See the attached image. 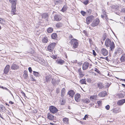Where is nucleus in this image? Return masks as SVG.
I'll use <instances>...</instances> for the list:
<instances>
[{
    "label": "nucleus",
    "mask_w": 125,
    "mask_h": 125,
    "mask_svg": "<svg viewBox=\"0 0 125 125\" xmlns=\"http://www.w3.org/2000/svg\"><path fill=\"white\" fill-rule=\"evenodd\" d=\"M75 93L74 92L73 90H71L69 91L68 93V94L71 97H73Z\"/></svg>",
    "instance_id": "nucleus-16"
},
{
    "label": "nucleus",
    "mask_w": 125,
    "mask_h": 125,
    "mask_svg": "<svg viewBox=\"0 0 125 125\" xmlns=\"http://www.w3.org/2000/svg\"><path fill=\"white\" fill-rule=\"evenodd\" d=\"M60 0H58V1H54V3L55 5H57L58 4H60Z\"/></svg>",
    "instance_id": "nucleus-44"
},
{
    "label": "nucleus",
    "mask_w": 125,
    "mask_h": 125,
    "mask_svg": "<svg viewBox=\"0 0 125 125\" xmlns=\"http://www.w3.org/2000/svg\"><path fill=\"white\" fill-rule=\"evenodd\" d=\"M63 121L64 123L68 124L69 123V119L66 118H65L63 119Z\"/></svg>",
    "instance_id": "nucleus-24"
},
{
    "label": "nucleus",
    "mask_w": 125,
    "mask_h": 125,
    "mask_svg": "<svg viewBox=\"0 0 125 125\" xmlns=\"http://www.w3.org/2000/svg\"><path fill=\"white\" fill-rule=\"evenodd\" d=\"M78 72L79 75L80 76V77H83L84 75V74H83V72L81 70V68H80V69L78 70Z\"/></svg>",
    "instance_id": "nucleus-22"
},
{
    "label": "nucleus",
    "mask_w": 125,
    "mask_h": 125,
    "mask_svg": "<svg viewBox=\"0 0 125 125\" xmlns=\"http://www.w3.org/2000/svg\"><path fill=\"white\" fill-rule=\"evenodd\" d=\"M105 19L107 20V19H108V17H107V15H105Z\"/></svg>",
    "instance_id": "nucleus-62"
},
{
    "label": "nucleus",
    "mask_w": 125,
    "mask_h": 125,
    "mask_svg": "<svg viewBox=\"0 0 125 125\" xmlns=\"http://www.w3.org/2000/svg\"><path fill=\"white\" fill-rule=\"evenodd\" d=\"M21 93L22 94H23V95L24 96H26L25 94V93L23 92H21Z\"/></svg>",
    "instance_id": "nucleus-59"
},
{
    "label": "nucleus",
    "mask_w": 125,
    "mask_h": 125,
    "mask_svg": "<svg viewBox=\"0 0 125 125\" xmlns=\"http://www.w3.org/2000/svg\"><path fill=\"white\" fill-rule=\"evenodd\" d=\"M49 110L51 114H55L58 111V110L57 108L53 106H51L50 107Z\"/></svg>",
    "instance_id": "nucleus-3"
},
{
    "label": "nucleus",
    "mask_w": 125,
    "mask_h": 125,
    "mask_svg": "<svg viewBox=\"0 0 125 125\" xmlns=\"http://www.w3.org/2000/svg\"><path fill=\"white\" fill-rule=\"evenodd\" d=\"M110 107L109 105H107L106 106H105V108L107 110H108L109 109Z\"/></svg>",
    "instance_id": "nucleus-50"
},
{
    "label": "nucleus",
    "mask_w": 125,
    "mask_h": 125,
    "mask_svg": "<svg viewBox=\"0 0 125 125\" xmlns=\"http://www.w3.org/2000/svg\"><path fill=\"white\" fill-rule=\"evenodd\" d=\"M88 117V115H86L84 116V118H83V119L84 120H86V118H87Z\"/></svg>",
    "instance_id": "nucleus-52"
},
{
    "label": "nucleus",
    "mask_w": 125,
    "mask_h": 125,
    "mask_svg": "<svg viewBox=\"0 0 125 125\" xmlns=\"http://www.w3.org/2000/svg\"><path fill=\"white\" fill-rule=\"evenodd\" d=\"M53 31V28L51 27H49L47 29V32L48 33L52 32Z\"/></svg>",
    "instance_id": "nucleus-32"
},
{
    "label": "nucleus",
    "mask_w": 125,
    "mask_h": 125,
    "mask_svg": "<svg viewBox=\"0 0 125 125\" xmlns=\"http://www.w3.org/2000/svg\"><path fill=\"white\" fill-rule=\"evenodd\" d=\"M101 58L103 59H104L105 60H106L107 61H108V57L107 56L106 57H101Z\"/></svg>",
    "instance_id": "nucleus-49"
},
{
    "label": "nucleus",
    "mask_w": 125,
    "mask_h": 125,
    "mask_svg": "<svg viewBox=\"0 0 125 125\" xmlns=\"http://www.w3.org/2000/svg\"><path fill=\"white\" fill-rule=\"evenodd\" d=\"M51 79V76L50 75L47 76L45 77V80L47 83L49 82Z\"/></svg>",
    "instance_id": "nucleus-19"
},
{
    "label": "nucleus",
    "mask_w": 125,
    "mask_h": 125,
    "mask_svg": "<svg viewBox=\"0 0 125 125\" xmlns=\"http://www.w3.org/2000/svg\"><path fill=\"white\" fill-rule=\"evenodd\" d=\"M0 117H1V118L2 119H4V118H3L2 117V115L0 113Z\"/></svg>",
    "instance_id": "nucleus-63"
},
{
    "label": "nucleus",
    "mask_w": 125,
    "mask_h": 125,
    "mask_svg": "<svg viewBox=\"0 0 125 125\" xmlns=\"http://www.w3.org/2000/svg\"><path fill=\"white\" fill-rule=\"evenodd\" d=\"M48 118V119L51 120H53L54 118V116L51 114L50 113H48L47 115Z\"/></svg>",
    "instance_id": "nucleus-18"
},
{
    "label": "nucleus",
    "mask_w": 125,
    "mask_h": 125,
    "mask_svg": "<svg viewBox=\"0 0 125 125\" xmlns=\"http://www.w3.org/2000/svg\"><path fill=\"white\" fill-rule=\"evenodd\" d=\"M71 43L73 44V47L74 48H77L78 45L77 40L75 39H73L71 41Z\"/></svg>",
    "instance_id": "nucleus-2"
},
{
    "label": "nucleus",
    "mask_w": 125,
    "mask_h": 125,
    "mask_svg": "<svg viewBox=\"0 0 125 125\" xmlns=\"http://www.w3.org/2000/svg\"><path fill=\"white\" fill-rule=\"evenodd\" d=\"M119 54H122L123 52V51L120 48L118 49L117 50Z\"/></svg>",
    "instance_id": "nucleus-34"
},
{
    "label": "nucleus",
    "mask_w": 125,
    "mask_h": 125,
    "mask_svg": "<svg viewBox=\"0 0 125 125\" xmlns=\"http://www.w3.org/2000/svg\"><path fill=\"white\" fill-rule=\"evenodd\" d=\"M28 70L30 73H31L32 72V70L31 67H29L28 68Z\"/></svg>",
    "instance_id": "nucleus-51"
},
{
    "label": "nucleus",
    "mask_w": 125,
    "mask_h": 125,
    "mask_svg": "<svg viewBox=\"0 0 125 125\" xmlns=\"http://www.w3.org/2000/svg\"><path fill=\"white\" fill-rule=\"evenodd\" d=\"M122 85L125 88V84H122Z\"/></svg>",
    "instance_id": "nucleus-64"
},
{
    "label": "nucleus",
    "mask_w": 125,
    "mask_h": 125,
    "mask_svg": "<svg viewBox=\"0 0 125 125\" xmlns=\"http://www.w3.org/2000/svg\"><path fill=\"white\" fill-rule=\"evenodd\" d=\"M80 83L82 84H86V80L85 79H82L80 81Z\"/></svg>",
    "instance_id": "nucleus-30"
},
{
    "label": "nucleus",
    "mask_w": 125,
    "mask_h": 125,
    "mask_svg": "<svg viewBox=\"0 0 125 125\" xmlns=\"http://www.w3.org/2000/svg\"><path fill=\"white\" fill-rule=\"evenodd\" d=\"M19 68V67L18 65L14 63H13L11 67V69L12 70H17Z\"/></svg>",
    "instance_id": "nucleus-9"
},
{
    "label": "nucleus",
    "mask_w": 125,
    "mask_h": 125,
    "mask_svg": "<svg viewBox=\"0 0 125 125\" xmlns=\"http://www.w3.org/2000/svg\"><path fill=\"white\" fill-rule=\"evenodd\" d=\"M101 101H97V103L98 104L100 105L101 104Z\"/></svg>",
    "instance_id": "nucleus-56"
},
{
    "label": "nucleus",
    "mask_w": 125,
    "mask_h": 125,
    "mask_svg": "<svg viewBox=\"0 0 125 125\" xmlns=\"http://www.w3.org/2000/svg\"><path fill=\"white\" fill-rule=\"evenodd\" d=\"M94 16L92 15H91L87 17L86 19V23L88 24L92 22L94 18Z\"/></svg>",
    "instance_id": "nucleus-6"
},
{
    "label": "nucleus",
    "mask_w": 125,
    "mask_h": 125,
    "mask_svg": "<svg viewBox=\"0 0 125 125\" xmlns=\"http://www.w3.org/2000/svg\"><path fill=\"white\" fill-rule=\"evenodd\" d=\"M50 124L52 125H56V124H55L52 123H50Z\"/></svg>",
    "instance_id": "nucleus-61"
},
{
    "label": "nucleus",
    "mask_w": 125,
    "mask_h": 125,
    "mask_svg": "<svg viewBox=\"0 0 125 125\" xmlns=\"http://www.w3.org/2000/svg\"><path fill=\"white\" fill-rule=\"evenodd\" d=\"M100 21L99 19L97 18L93 21L91 24V26L94 27L97 26L99 24Z\"/></svg>",
    "instance_id": "nucleus-5"
},
{
    "label": "nucleus",
    "mask_w": 125,
    "mask_h": 125,
    "mask_svg": "<svg viewBox=\"0 0 125 125\" xmlns=\"http://www.w3.org/2000/svg\"><path fill=\"white\" fill-rule=\"evenodd\" d=\"M17 1V0H9V1L12 4V5L14 4L15 5H16Z\"/></svg>",
    "instance_id": "nucleus-25"
},
{
    "label": "nucleus",
    "mask_w": 125,
    "mask_h": 125,
    "mask_svg": "<svg viewBox=\"0 0 125 125\" xmlns=\"http://www.w3.org/2000/svg\"><path fill=\"white\" fill-rule=\"evenodd\" d=\"M5 22V20L4 19L0 18V23L3 24Z\"/></svg>",
    "instance_id": "nucleus-37"
},
{
    "label": "nucleus",
    "mask_w": 125,
    "mask_h": 125,
    "mask_svg": "<svg viewBox=\"0 0 125 125\" xmlns=\"http://www.w3.org/2000/svg\"><path fill=\"white\" fill-rule=\"evenodd\" d=\"M9 104H14V103L12 101H10L9 102Z\"/></svg>",
    "instance_id": "nucleus-60"
},
{
    "label": "nucleus",
    "mask_w": 125,
    "mask_h": 125,
    "mask_svg": "<svg viewBox=\"0 0 125 125\" xmlns=\"http://www.w3.org/2000/svg\"><path fill=\"white\" fill-rule=\"evenodd\" d=\"M89 65V64L87 62H84L82 66V69L83 70H86L88 68Z\"/></svg>",
    "instance_id": "nucleus-7"
},
{
    "label": "nucleus",
    "mask_w": 125,
    "mask_h": 125,
    "mask_svg": "<svg viewBox=\"0 0 125 125\" xmlns=\"http://www.w3.org/2000/svg\"><path fill=\"white\" fill-rule=\"evenodd\" d=\"M16 5H15L14 4H13V5H11L12 10L11 12L13 14H15V12L16 11Z\"/></svg>",
    "instance_id": "nucleus-13"
},
{
    "label": "nucleus",
    "mask_w": 125,
    "mask_h": 125,
    "mask_svg": "<svg viewBox=\"0 0 125 125\" xmlns=\"http://www.w3.org/2000/svg\"><path fill=\"white\" fill-rule=\"evenodd\" d=\"M56 45V43L52 42L49 45L48 47V50L50 52H51L53 50Z\"/></svg>",
    "instance_id": "nucleus-4"
},
{
    "label": "nucleus",
    "mask_w": 125,
    "mask_h": 125,
    "mask_svg": "<svg viewBox=\"0 0 125 125\" xmlns=\"http://www.w3.org/2000/svg\"><path fill=\"white\" fill-rule=\"evenodd\" d=\"M105 44L107 47H110V48L111 51H113L115 47L114 43L113 42H111L109 39H107L105 42Z\"/></svg>",
    "instance_id": "nucleus-1"
},
{
    "label": "nucleus",
    "mask_w": 125,
    "mask_h": 125,
    "mask_svg": "<svg viewBox=\"0 0 125 125\" xmlns=\"http://www.w3.org/2000/svg\"><path fill=\"white\" fill-rule=\"evenodd\" d=\"M100 52L101 54L105 56L107 55L108 54V52L104 48H103L101 49L100 51Z\"/></svg>",
    "instance_id": "nucleus-8"
},
{
    "label": "nucleus",
    "mask_w": 125,
    "mask_h": 125,
    "mask_svg": "<svg viewBox=\"0 0 125 125\" xmlns=\"http://www.w3.org/2000/svg\"><path fill=\"white\" fill-rule=\"evenodd\" d=\"M89 42L91 44V43H92V40L90 39H89Z\"/></svg>",
    "instance_id": "nucleus-57"
},
{
    "label": "nucleus",
    "mask_w": 125,
    "mask_h": 125,
    "mask_svg": "<svg viewBox=\"0 0 125 125\" xmlns=\"http://www.w3.org/2000/svg\"><path fill=\"white\" fill-rule=\"evenodd\" d=\"M0 87L2 89H5L7 90L8 91H9V90H8L7 88L6 87H4L3 86H0Z\"/></svg>",
    "instance_id": "nucleus-45"
},
{
    "label": "nucleus",
    "mask_w": 125,
    "mask_h": 125,
    "mask_svg": "<svg viewBox=\"0 0 125 125\" xmlns=\"http://www.w3.org/2000/svg\"><path fill=\"white\" fill-rule=\"evenodd\" d=\"M81 12L83 16L85 15L86 13L85 12L83 11H81Z\"/></svg>",
    "instance_id": "nucleus-48"
},
{
    "label": "nucleus",
    "mask_w": 125,
    "mask_h": 125,
    "mask_svg": "<svg viewBox=\"0 0 125 125\" xmlns=\"http://www.w3.org/2000/svg\"><path fill=\"white\" fill-rule=\"evenodd\" d=\"M83 101L84 103H88L90 102L89 100L88 99H83Z\"/></svg>",
    "instance_id": "nucleus-40"
},
{
    "label": "nucleus",
    "mask_w": 125,
    "mask_h": 125,
    "mask_svg": "<svg viewBox=\"0 0 125 125\" xmlns=\"http://www.w3.org/2000/svg\"><path fill=\"white\" fill-rule=\"evenodd\" d=\"M98 87H99L100 89H101L104 87V86L102 84V83H99L98 84Z\"/></svg>",
    "instance_id": "nucleus-35"
},
{
    "label": "nucleus",
    "mask_w": 125,
    "mask_h": 125,
    "mask_svg": "<svg viewBox=\"0 0 125 125\" xmlns=\"http://www.w3.org/2000/svg\"><path fill=\"white\" fill-rule=\"evenodd\" d=\"M56 62L58 64L62 65L64 63V61L62 59L58 60V59L56 61Z\"/></svg>",
    "instance_id": "nucleus-21"
},
{
    "label": "nucleus",
    "mask_w": 125,
    "mask_h": 125,
    "mask_svg": "<svg viewBox=\"0 0 125 125\" xmlns=\"http://www.w3.org/2000/svg\"><path fill=\"white\" fill-rule=\"evenodd\" d=\"M80 95L79 94H77L75 95V100L77 102L79 101V99L80 98Z\"/></svg>",
    "instance_id": "nucleus-15"
},
{
    "label": "nucleus",
    "mask_w": 125,
    "mask_h": 125,
    "mask_svg": "<svg viewBox=\"0 0 125 125\" xmlns=\"http://www.w3.org/2000/svg\"><path fill=\"white\" fill-rule=\"evenodd\" d=\"M65 103V101L64 100L62 99V102L61 103V104L62 105H64Z\"/></svg>",
    "instance_id": "nucleus-47"
},
{
    "label": "nucleus",
    "mask_w": 125,
    "mask_h": 125,
    "mask_svg": "<svg viewBox=\"0 0 125 125\" xmlns=\"http://www.w3.org/2000/svg\"><path fill=\"white\" fill-rule=\"evenodd\" d=\"M51 37L52 39H56L57 38V34L55 33H53L51 35Z\"/></svg>",
    "instance_id": "nucleus-23"
},
{
    "label": "nucleus",
    "mask_w": 125,
    "mask_h": 125,
    "mask_svg": "<svg viewBox=\"0 0 125 125\" xmlns=\"http://www.w3.org/2000/svg\"><path fill=\"white\" fill-rule=\"evenodd\" d=\"M93 54L94 56H95L96 55V53L94 50H93Z\"/></svg>",
    "instance_id": "nucleus-53"
},
{
    "label": "nucleus",
    "mask_w": 125,
    "mask_h": 125,
    "mask_svg": "<svg viewBox=\"0 0 125 125\" xmlns=\"http://www.w3.org/2000/svg\"><path fill=\"white\" fill-rule=\"evenodd\" d=\"M107 94V92L105 91H102L100 92L98 94V96L100 97H104Z\"/></svg>",
    "instance_id": "nucleus-12"
},
{
    "label": "nucleus",
    "mask_w": 125,
    "mask_h": 125,
    "mask_svg": "<svg viewBox=\"0 0 125 125\" xmlns=\"http://www.w3.org/2000/svg\"><path fill=\"white\" fill-rule=\"evenodd\" d=\"M89 1L88 0H86L85 1H84L83 3L85 5L89 3Z\"/></svg>",
    "instance_id": "nucleus-42"
},
{
    "label": "nucleus",
    "mask_w": 125,
    "mask_h": 125,
    "mask_svg": "<svg viewBox=\"0 0 125 125\" xmlns=\"http://www.w3.org/2000/svg\"><path fill=\"white\" fill-rule=\"evenodd\" d=\"M60 92V91L58 89H57L56 90V93L57 94L59 93Z\"/></svg>",
    "instance_id": "nucleus-58"
},
{
    "label": "nucleus",
    "mask_w": 125,
    "mask_h": 125,
    "mask_svg": "<svg viewBox=\"0 0 125 125\" xmlns=\"http://www.w3.org/2000/svg\"><path fill=\"white\" fill-rule=\"evenodd\" d=\"M48 41V38L46 37H44L42 40V42L44 43H47Z\"/></svg>",
    "instance_id": "nucleus-28"
},
{
    "label": "nucleus",
    "mask_w": 125,
    "mask_h": 125,
    "mask_svg": "<svg viewBox=\"0 0 125 125\" xmlns=\"http://www.w3.org/2000/svg\"><path fill=\"white\" fill-rule=\"evenodd\" d=\"M23 77L25 79H27L28 76V71L25 70L24 71Z\"/></svg>",
    "instance_id": "nucleus-20"
},
{
    "label": "nucleus",
    "mask_w": 125,
    "mask_h": 125,
    "mask_svg": "<svg viewBox=\"0 0 125 125\" xmlns=\"http://www.w3.org/2000/svg\"><path fill=\"white\" fill-rule=\"evenodd\" d=\"M52 83L54 85H55L56 83V80L54 79H52Z\"/></svg>",
    "instance_id": "nucleus-41"
},
{
    "label": "nucleus",
    "mask_w": 125,
    "mask_h": 125,
    "mask_svg": "<svg viewBox=\"0 0 125 125\" xmlns=\"http://www.w3.org/2000/svg\"><path fill=\"white\" fill-rule=\"evenodd\" d=\"M120 60L121 62H123L125 61V55H122L120 58Z\"/></svg>",
    "instance_id": "nucleus-31"
},
{
    "label": "nucleus",
    "mask_w": 125,
    "mask_h": 125,
    "mask_svg": "<svg viewBox=\"0 0 125 125\" xmlns=\"http://www.w3.org/2000/svg\"><path fill=\"white\" fill-rule=\"evenodd\" d=\"M118 96L119 98H122L124 97V95L123 94L120 93L118 94Z\"/></svg>",
    "instance_id": "nucleus-36"
},
{
    "label": "nucleus",
    "mask_w": 125,
    "mask_h": 125,
    "mask_svg": "<svg viewBox=\"0 0 125 125\" xmlns=\"http://www.w3.org/2000/svg\"><path fill=\"white\" fill-rule=\"evenodd\" d=\"M0 108L1 109V111H5L6 108L5 107L2 105H1L0 106Z\"/></svg>",
    "instance_id": "nucleus-33"
},
{
    "label": "nucleus",
    "mask_w": 125,
    "mask_h": 125,
    "mask_svg": "<svg viewBox=\"0 0 125 125\" xmlns=\"http://www.w3.org/2000/svg\"><path fill=\"white\" fill-rule=\"evenodd\" d=\"M67 7L66 5H64L62 8L61 10L63 12H64L67 9Z\"/></svg>",
    "instance_id": "nucleus-29"
},
{
    "label": "nucleus",
    "mask_w": 125,
    "mask_h": 125,
    "mask_svg": "<svg viewBox=\"0 0 125 125\" xmlns=\"http://www.w3.org/2000/svg\"><path fill=\"white\" fill-rule=\"evenodd\" d=\"M125 103V99H122L119 100L117 102V104L119 105H121Z\"/></svg>",
    "instance_id": "nucleus-14"
},
{
    "label": "nucleus",
    "mask_w": 125,
    "mask_h": 125,
    "mask_svg": "<svg viewBox=\"0 0 125 125\" xmlns=\"http://www.w3.org/2000/svg\"><path fill=\"white\" fill-rule=\"evenodd\" d=\"M73 36L71 35H70L69 36V38L70 39H71L72 38H73Z\"/></svg>",
    "instance_id": "nucleus-55"
},
{
    "label": "nucleus",
    "mask_w": 125,
    "mask_h": 125,
    "mask_svg": "<svg viewBox=\"0 0 125 125\" xmlns=\"http://www.w3.org/2000/svg\"><path fill=\"white\" fill-rule=\"evenodd\" d=\"M92 11L91 10L89 9L87 11V12L88 14H90Z\"/></svg>",
    "instance_id": "nucleus-43"
},
{
    "label": "nucleus",
    "mask_w": 125,
    "mask_h": 125,
    "mask_svg": "<svg viewBox=\"0 0 125 125\" xmlns=\"http://www.w3.org/2000/svg\"><path fill=\"white\" fill-rule=\"evenodd\" d=\"M113 112L114 114H116L119 112V109L118 108H116L114 109L113 111Z\"/></svg>",
    "instance_id": "nucleus-38"
},
{
    "label": "nucleus",
    "mask_w": 125,
    "mask_h": 125,
    "mask_svg": "<svg viewBox=\"0 0 125 125\" xmlns=\"http://www.w3.org/2000/svg\"><path fill=\"white\" fill-rule=\"evenodd\" d=\"M65 92V90L64 88H63L61 92V97H63L64 96Z\"/></svg>",
    "instance_id": "nucleus-26"
},
{
    "label": "nucleus",
    "mask_w": 125,
    "mask_h": 125,
    "mask_svg": "<svg viewBox=\"0 0 125 125\" xmlns=\"http://www.w3.org/2000/svg\"><path fill=\"white\" fill-rule=\"evenodd\" d=\"M117 54H118L117 50L115 52V56H116Z\"/></svg>",
    "instance_id": "nucleus-54"
},
{
    "label": "nucleus",
    "mask_w": 125,
    "mask_h": 125,
    "mask_svg": "<svg viewBox=\"0 0 125 125\" xmlns=\"http://www.w3.org/2000/svg\"><path fill=\"white\" fill-rule=\"evenodd\" d=\"M94 70L96 71V72H97L98 73H100V71L97 69L96 68H95L94 69Z\"/></svg>",
    "instance_id": "nucleus-46"
},
{
    "label": "nucleus",
    "mask_w": 125,
    "mask_h": 125,
    "mask_svg": "<svg viewBox=\"0 0 125 125\" xmlns=\"http://www.w3.org/2000/svg\"><path fill=\"white\" fill-rule=\"evenodd\" d=\"M63 25V24L61 22H58L57 23L56 25V27L58 28H61L62 27Z\"/></svg>",
    "instance_id": "nucleus-17"
},
{
    "label": "nucleus",
    "mask_w": 125,
    "mask_h": 125,
    "mask_svg": "<svg viewBox=\"0 0 125 125\" xmlns=\"http://www.w3.org/2000/svg\"><path fill=\"white\" fill-rule=\"evenodd\" d=\"M42 17L44 19L48 17V15L47 13H45L42 15Z\"/></svg>",
    "instance_id": "nucleus-27"
},
{
    "label": "nucleus",
    "mask_w": 125,
    "mask_h": 125,
    "mask_svg": "<svg viewBox=\"0 0 125 125\" xmlns=\"http://www.w3.org/2000/svg\"><path fill=\"white\" fill-rule=\"evenodd\" d=\"M54 19L55 21H58L61 20L62 19V18L61 16L56 14L54 16Z\"/></svg>",
    "instance_id": "nucleus-10"
},
{
    "label": "nucleus",
    "mask_w": 125,
    "mask_h": 125,
    "mask_svg": "<svg viewBox=\"0 0 125 125\" xmlns=\"http://www.w3.org/2000/svg\"><path fill=\"white\" fill-rule=\"evenodd\" d=\"M10 68V66L9 65H7L4 68V73L5 74H7L9 72Z\"/></svg>",
    "instance_id": "nucleus-11"
},
{
    "label": "nucleus",
    "mask_w": 125,
    "mask_h": 125,
    "mask_svg": "<svg viewBox=\"0 0 125 125\" xmlns=\"http://www.w3.org/2000/svg\"><path fill=\"white\" fill-rule=\"evenodd\" d=\"M33 74L34 75L36 76H38L39 73L38 72H36L35 71H33Z\"/></svg>",
    "instance_id": "nucleus-39"
}]
</instances>
